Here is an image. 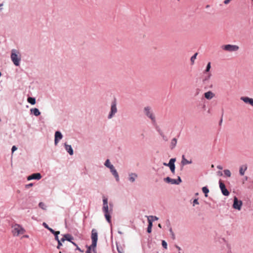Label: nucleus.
Here are the masks:
<instances>
[{
	"label": "nucleus",
	"instance_id": "1",
	"mask_svg": "<svg viewBox=\"0 0 253 253\" xmlns=\"http://www.w3.org/2000/svg\"><path fill=\"white\" fill-rule=\"evenodd\" d=\"M103 204L102 211L104 213L107 221L111 224V215L113 213L112 205L110 204V206L108 205V199L105 197H103L102 199Z\"/></svg>",
	"mask_w": 253,
	"mask_h": 253
},
{
	"label": "nucleus",
	"instance_id": "2",
	"mask_svg": "<svg viewBox=\"0 0 253 253\" xmlns=\"http://www.w3.org/2000/svg\"><path fill=\"white\" fill-rule=\"evenodd\" d=\"M10 58L14 65L16 66H19L21 57L20 53L18 50L16 49L11 50Z\"/></svg>",
	"mask_w": 253,
	"mask_h": 253
},
{
	"label": "nucleus",
	"instance_id": "3",
	"mask_svg": "<svg viewBox=\"0 0 253 253\" xmlns=\"http://www.w3.org/2000/svg\"><path fill=\"white\" fill-rule=\"evenodd\" d=\"M104 166L110 169L111 173L115 178V179L117 181H119L120 180V177L119 174L116 169L115 167L111 164V162L109 159H107L105 163Z\"/></svg>",
	"mask_w": 253,
	"mask_h": 253
},
{
	"label": "nucleus",
	"instance_id": "4",
	"mask_svg": "<svg viewBox=\"0 0 253 253\" xmlns=\"http://www.w3.org/2000/svg\"><path fill=\"white\" fill-rule=\"evenodd\" d=\"M143 113L147 118L151 120L152 123H155L156 118L151 107L149 106L144 107Z\"/></svg>",
	"mask_w": 253,
	"mask_h": 253
},
{
	"label": "nucleus",
	"instance_id": "5",
	"mask_svg": "<svg viewBox=\"0 0 253 253\" xmlns=\"http://www.w3.org/2000/svg\"><path fill=\"white\" fill-rule=\"evenodd\" d=\"M92 244L90 246L91 248H93V251L94 253H96L95 248L97 246V242L98 240V234L96 229H93L91 231V236Z\"/></svg>",
	"mask_w": 253,
	"mask_h": 253
},
{
	"label": "nucleus",
	"instance_id": "6",
	"mask_svg": "<svg viewBox=\"0 0 253 253\" xmlns=\"http://www.w3.org/2000/svg\"><path fill=\"white\" fill-rule=\"evenodd\" d=\"M12 233L14 236H18L25 233V230L19 224H16L12 226Z\"/></svg>",
	"mask_w": 253,
	"mask_h": 253
},
{
	"label": "nucleus",
	"instance_id": "7",
	"mask_svg": "<svg viewBox=\"0 0 253 253\" xmlns=\"http://www.w3.org/2000/svg\"><path fill=\"white\" fill-rule=\"evenodd\" d=\"M221 48L228 52H235L238 50L239 47L237 45L228 44L222 45Z\"/></svg>",
	"mask_w": 253,
	"mask_h": 253
},
{
	"label": "nucleus",
	"instance_id": "8",
	"mask_svg": "<svg viewBox=\"0 0 253 253\" xmlns=\"http://www.w3.org/2000/svg\"><path fill=\"white\" fill-rule=\"evenodd\" d=\"M118 111L116 102H113L111 105L110 112L108 115V119H111L113 118Z\"/></svg>",
	"mask_w": 253,
	"mask_h": 253
},
{
	"label": "nucleus",
	"instance_id": "9",
	"mask_svg": "<svg viewBox=\"0 0 253 253\" xmlns=\"http://www.w3.org/2000/svg\"><path fill=\"white\" fill-rule=\"evenodd\" d=\"M243 205L242 201L239 200L236 197L234 198L233 208L238 211H240Z\"/></svg>",
	"mask_w": 253,
	"mask_h": 253
},
{
	"label": "nucleus",
	"instance_id": "10",
	"mask_svg": "<svg viewBox=\"0 0 253 253\" xmlns=\"http://www.w3.org/2000/svg\"><path fill=\"white\" fill-rule=\"evenodd\" d=\"M211 68V63L210 62H208L207 65L206 69L204 71V74H206L207 75L205 76L204 79V81H207L210 79L211 78V74L210 73V70Z\"/></svg>",
	"mask_w": 253,
	"mask_h": 253
},
{
	"label": "nucleus",
	"instance_id": "11",
	"mask_svg": "<svg viewBox=\"0 0 253 253\" xmlns=\"http://www.w3.org/2000/svg\"><path fill=\"white\" fill-rule=\"evenodd\" d=\"M164 181L172 184H179L181 183V179L179 176L178 177L177 179H172L169 177H167L164 179Z\"/></svg>",
	"mask_w": 253,
	"mask_h": 253
},
{
	"label": "nucleus",
	"instance_id": "12",
	"mask_svg": "<svg viewBox=\"0 0 253 253\" xmlns=\"http://www.w3.org/2000/svg\"><path fill=\"white\" fill-rule=\"evenodd\" d=\"M219 185L222 194L224 196H228L229 195V192L226 188L225 184L221 180H219Z\"/></svg>",
	"mask_w": 253,
	"mask_h": 253
},
{
	"label": "nucleus",
	"instance_id": "13",
	"mask_svg": "<svg viewBox=\"0 0 253 253\" xmlns=\"http://www.w3.org/2000/svg\"><path fill=\"white\" fill-rule=\"evenodd\" d=\"M63 138V135L61 132L59 131H57L55 132L54 135V144L57 145L59 141L61 140Z\"/></svg>",
	"mask_w": 253,
	"mask_h": 253
},
{
	"label": "nucleus",
	"instance_id": "14",
	"mask_svg": "<svg viewBox=\"0 0 253 253\" xmlns=\"http://www.w3.org/2000/svg\"><path fill=\"white\" fill-rule=\"evenodd\" d=\"M176 161L175 158L170 159L169 162V167L170 169L171 172L174 174L175 173V164L174 163Z\"/></svg>",
	"mask_w": 253,
	"mask_h": 253
},
{
	"label": "nucleus",
	"instance_id": "15",
	"mask_svg": "<svg viewBox=\"0 0 253 253\" xmlns=\"http://www.w3.org/2000/svg\"><path fill=\"white\" fill-rule=\"evenodd\" d=\"M42 176L41 174L40 173H33L30 175H29L27 177L28 180H31L32 179H36V180H40L41 179Z\"/></svg>",
	"mask_w": 253,
	"mask_h": 253
},
{
	"label": "nucleus",
	"instance_id": "16",
	"mask_svg": "<svg viewBox=\"0 0 253 253\" xmlns=\"http://www.w3.org/2000/svg\"><path fill=\"white\" fill-rule=\"evenodd\" d=\"M241 100L246 104H249L253 107V99L246 96H242Z\"/></svg>",
	"mask_w": 253,
	"mask_h": 253
},
{
	"label": "nucleus",
	"instance_id": "17",
	"mask_svg": "<svg viewBox=\"0 0 253 253\" xmlns=\"http://www.w3.org/2000/svg\"><path fill=\"white\" fill-rule=\"evenodd\" d=\"M148 222V226L150 227H152L153 226V220L151 219V218H155V220H158V217L156 216H153V215H150V216H146Z\"/></svg>",
	"mask_w": 253,
	"mask_h": 253
},
{
	"label": "nucleus",
	"instance_id": "18",
	"mask_svg": "<svg viewBox=\"0 0 253 253\" xmlns=\"http://www.w3.org/2000/svg\"><path fill=\"white\" fill-rule=\"evenodd\" d=\"M215 94L211 91H208L204 93L205 97L208 100H211L213 98Z\"/></svg>",
	"mask_w": 253,
	"mask_h": 253
},
{
	"label": "nucleus",
	"instance_id": "19",
	"mask_svg": "<svg viewBox=\"0 0 253 253\" xmlns=\"http://www.w3.org/2000/svg\"><path fill=\"white\" fill-rule=\"evenodd\" d=\"M137 174L136 173H130L128 174V180L131 182V183H133L134 182L136 179L137 178Z\"/></svg>",
	"mask_w": 253,
	"mask_h": 253
},
{
	"label": "nucleus",
	"instance_id": "20",
	"mask_svg": "<svg viewBox=\"0 0 253 253\" xmlns=\"http://www.w3.org/2000/svg\"><path fill=\"white\" fill-rule=\"evenodd\" d=\"M64 146H65V150H66V151L70 155H73V153H74V152H73V150L72 149V147L71 145L67 144L66 143H65L64 144Z\"/></svg>",
	"mask_w": 253,
	"mask_h": 253
},
{
	"label": "nucleus",
	"instance_id": "21",
	"mask_svg": "<svg viewBox=\"0 0 253 253\" xmlns=\"http://www.w3.org/2000/svg\"><path fill=\"white\" fill-rule=\"evenodd\" d=\"M181 164L183 166H185V165H188V164H192V161L191 160H187L185 158V156L184 155H183L182 157V160H181Z\"/></svg>",
	"mask_w": 253,
	"mask_h": 253
},
{
	"label": "nucleus",
	"instance_id": "22",
	"mask_svg": "<svg viewBox=\"0 0 253 253\" xmlns=\"http://www.w3.org/2000/svg\"><path fill=\"white\" fill-rule=\"evenodd\" d=\"M31 113L33 114L35 116H38L41 114V112L37 108H32L30 110Z\"/></svg>",
	"mask_w": 253,
	"mask_h": 253
},
{
	"label": "nucleus",
	"instance_id": "23",
	"mask_svg": "<svg viewBox=\"0 0 253 253\" xmlns=\"http://www.w3.org/2000/svg\"><path fill=\"white\" fill-rule=\"evenodd\" d=\"M247 169V167L245 165H243L240 167L239 169V173L241 175H243L245 174V171Z\"/></svg>",
	"mask_w": 253,
	"mask_h": 253
},
{
	"label": "nucleus",
	"instance_id": "24",
	"mask_svg": "<svg viewBox=\"0 0 253 253\" xmlns=\"http://www.w3.org/2000/svg\"><path fill=\"white\" fill-rule=\"evenodd\" d=\"M64 237H65L66 240L70 242H72V240L74 239L73 237L69 234H64Z\"/></svg>",
	"mask_w": 253,
	"mask_h": 253
},
{
	"label": "nucleus",
	"instance_id": "25",
	"mask_svg": "<svg viewBox=\"0 0 253 253\" xmlns=\"http://www.w3.org/2000/svg\"><path fill=\"white\" fill-rule=\"evenodd\" d=\"M177 144V139L176 138H173L171 142H170V147L171 149H173L176 145Z\"/></svg>",
	"mask_w": 253,
	"mask_h": 253
},
{
	"label": "nucleus",
	"instance_id": "26",
	"mask_svg": "<svg viewBox=\"0 0 253 253\" xmlns=\"http://www.w3.org/2000/svg\"><path fill=\"white\" fill-rule=\"evenodd\" d=\"M27 100L28 102L32 105H34L36 103V99L35 98L29 97Z\"/></svg>",
	"mask_w": 253,
	"mask_h": 253
},
{
	"label": "nucleus",
	"instance_id": "27",
	"mask_svg": "<svg viewBox=\"0 0 253 253\" xmlns=\"http://www.w3.org/2000/svg\"><path fill=\"white\" fill-rule=\"evenodd\" d=\"M202 191L205 194V197H208V193L209 192V190L207 187H203L202 188Z\"/></svg>",
	"mask_w": 253,
	"mask_h": 253
},
{
	"label": "nucleus",
	"instance_id": "28",
	"mask_svg": "<svg viewBox=\"0 0 253 253\" xmlns=\"http://www.w3.org/2000/svg\"><path fill=\"white\" fill-rule=\"evenodd\" d=\"M198 55V53H195L191 57V59H190V60H191V64H194V63H195V59H196L197 58V56Z\"/></svg>",
	"mask_w": 253,
	"mask_h": 253
},
{
	"label": "nucleus",
	"instance_id": "29",
	"mask_svg": "<svg viewBox=\"0 0 253 253\" xmlns=\"http://www.w3.org/2000/svg\"><path fill=\"white\" fill-rule=\"evenodd\" d=\"M224 174L227 177H230L231 175V173L229 169H225L224 170Z\"/></svg>",
	"mask_w": 253,
	"mask_h": 253
},
{
	"label": "nucleus",
	"instance_id": "30",
	"mask_svg": "<svg viewBox=\"0 0 253 253\" xmlns=\"http://www.w3.org/2000/svg\"><path fill=\"white\" fill-rule=\"evenodd\" d=\"M39 207L43 209V210H45L46 209V206L45 205H44V204L42 202H40L39 204Z\"/></svg>",
	"mask_w": 253,
	"mask_h": 253
},
{
	"label": "nucleus",
	"instance_id": "31",
	"mask_svg": "<svg viewBox=\"0 0 253 253\" xmlns=\"http://www.w3.org/2000/svg\"><path fill=\"white\" fill-rule=\"evenodd\" d=\"M60 234L59 231H56V233L54 234L55 236V240L58 241H59V238H58V235Z\"/></svg>",
	"mask_w": 253,
	"mask_h": 253
},
{
	"label": "nucleus",
	"instance_id": "32",
	"mask_svg": "<svg viewBox=\"0 0 253 253\" xmlns=\"http://www.w3.org/2000/svg\"><path fill=\"white\" fill-rule=\"evenodd\" d=\"M162 245L164 248L167 249V243L165 240H163L162 242Z\"/></svg>",
	"mask_w": 253,
	"mask_h": 253
},
{
	"label": "nucleus",
	"instance_id": "33",
	"mask_svg": "<svg viewBox=\"0 0 253 253\" xmlns=\"http://www.w3.org/2000/svg\"><path fill=\"white\" fill-rule=\"evenodd\" d=\"M199 202L198 201V199H194L193 201V206H194L195 205H199Z\"/></svg>",
	"mask_w": 253,
	"mask_h": 253
},
{
	"label": "nucleus",
	"instance_id": "34",
	"mask_svg": "<svg viewBox=\"0 0 253 253\" xmlns=\"http://www.w3.org/2000/svg\"><path fill=\"white\" fill-rule=\"evenodd\" d=\"M58 246L57 247V249H59L61 246H62V243H61V241H58Z\"/></svg>",
	"mask_w": 253,
	"mask_h": 253
},
{
	"label": "nucleus",
	"instance_id": "35",
	"mask_svg": "<svg viewBox=\"0 0 253 253\" xmlns=\"http://www.w3.org/2000/svg\"><path fill=\"white\" fill-rule=\"evenodd\" d=\"M17 147L15 146H13L11 148L12 152L13 153L15 151L17 150Z\"/></svg>",
	"mask_w": 253,
	"mask_h": 253
},
{
	"label": "nucleus",
	"instance_id": "36",
	"mask_svg": "<svg viewBox=\"0 0 253 253\" xmlns=\"http://www.w3.org/2000/svg\"><path fill=\"white\" fill-rule=\"evenodd\" d=\"M42 225H43V226H44L45 228H46V229H48L50 228V227H48V226L47 225V224L46 223H45V222H43V224H42Z\"/></svg>",
	"mask_w": 253,
	"mask_h": 253
},
{
	"label": "nucleus",
	"instance_id": "37",
	"mask_svg": "<svg viewBox=\"0 0 253 253\" xmlns=\"http://www.w3.org/2000/svg\"><path fill=\"white\" fill-rule=\"evenodd\" d=\"M91 247H88V248H87V250L86 252V253H91Z\"/></svg>",
	"mask_w": 253,
	"mask_h": 253
},
{
	"label": "nucleus",
	"instance_id": "38",
	"mask_svg": "<svg viewBox=\"0 0 253 253\" xmlns=\"http://www.w3.org/2000/svg\"><path fill=\"white\" fill-rule=\"evenodd\" d=\"M52 234H54L56 231H55L54 230H53L52 228H49L48 229Z\"/></svg>",
	"mask_w": 253,
	"mask_h": 253
},
{
	"label": "nucleus",
	"instance_id": "39",
	"mask_svg": "<svg viewBox=\"0 0 253 253\" xmlns=\"http://www.w3.org/2000/svg\"><path fill=\"white\" fill-rule=\"evenodd\" d=\"M151 231H152V227H150L148 226V227H147L148 233H150L151 232Z\"/></svg>",
	"mask_w": 253,
	"mask_h": 253
},
{
	"label": "nucleus",
	"instance_id": "40",
	"mask_svg": "<svg viewBox=\"0 0 253 253\" xmlns=\"http://www.w3.org/2000/svg\"><path fill=\"white\" fill-rule=\"evenodd\" d=\"M76 250H78L81 253H83V251L78 246H77V247H76Z\"/></svg>",
	"mask_w": 253,
	"mask_h": 253
},
{
	"label": "nucleus",
	"instance_id": "41",
	"mask_svg": "<svg viewBox=\"0 0 253 253\" xmlns=\"http://www.w3.org/2000/svg\"><path fill=\"white\" fill-rule=\"evenodd\" d=\"M65 240H66L65 239V237H64V235H63V238L59 240V241H61V243L64 242Z\"/></svg>",
	"mask_w": 253,
	"mask_h": 253
},
{
	"label": "nucleus",
	"instance_id": "42",
	"mask_svg": "<svg viewBox=\"0 0 253 253\" xmlns=\"http://www.w3.org/2000/svg\"><path fill=\"white\" fill-rule=\"evenodd\" d=\"M231 0H225L224 1V3L225 4H227L229 3Z\"/></svg>",
	"mask_w": 253,
	"mask_h": 253
},
{
	"label": "nucleus",
	"instance_id": "43",
	"mask_svg": "<svg viewBox=\"0 0 253 253\" xmlns=\"http://www.w3.org/2000/svg\"><path fill=\"white\" fill-rule=\"evenodd\" d=\"M3 6V3H0V12L2 10V9H3V8H2Z\"/></svg>",
	"mask_w": 253,
	"mask_h": 253
},
{
	"label": "nucleus",
	"instance_id": "44",
	"mask_svg": "<svg viewBox=\"0 0 253 253\" xmlns=\"http://www.w3.org/2000/svg\"><path fill=\"white\" fill-rule=\"evenodd\" d=\"M217 168L219 169H222V167L220 165H218L217 166Z\"/></svg>",
	"mask_w": 253,
	"mask_h": 253
},
{
	"label": "nucleus",
	"instance_id": "45",
	"mask_svg": "<svg viewBox=\"0 0 253 253\" xmlns=\"http://www.w3.org/2000/svg\"><path fill=\"white\" fill-rule=\"evenodd\" d=\"M33 186V184L32 183H30L28 185H26V187H31V186Z\"/></svg>",
	"mask_w": 253,
	"mask_h": 253
},
{
	"label": "nucleus",
	"instance_id": "46",
	"mask_svg": "<svg viewBox=\"0 0 253 253\" xmlns=\"http://www.w3.org/2000/svg\"><path fill=\"white\" fill-rule=\"evenodd\" d=\"M169 231H170V233L172 235H174L173 232L171 228H170Z\"/></svg>",
	"mask_w": 253,
	"mask_h": 253
},
{
	"label": "nucleus",
	"instance_id": "47",
	"mask_svg": "<svg viewBox=\"0 0 253 253\" xmlns=\"http://www.w3.org/2000/svg\"><path fill=\"white\" fill-rule=\"evenodd\" d=\"M71 243H72V244L74 246H75V247H77V246H78V245L76 244V243H75V242H73V241H72V242H71Z\"/></svg>",
	"mask_w": 253,
	"mask_h": 253
},
{
	"label": "nucleus",
	"instance_id": "48",
	"mask_svg": "<svg viewBox=\"0 0 253 253\" xmlns=\"http://www.w3.org/2000/svg\"><path fill=\"white\" fill-rule=\"evenodd\" d=\"M163 165L169 167V163H164Z\"/></svg>",
	"mask_w": 253,
	"mask_h": 253
},
{
	"label": "nucleus",
	"instance_id": "49",
	"mask_svg": "<svg viewBox=\"0 0 253 253\" xmlns=\"http://www.w3.org/2000/svg\"><path fill=\"white\" fill-rule=\"evenodd\" d=\"M117 250H118V251L119 253H122V252L120 250V249H119V248H118V247H117Z\"/></svg>",
	"mask_w": 253,
	"mask_h": 253
},
{
	"label": "nucleus",
	"instance_id": "50",
	"mask_svg": "<svg viewBox=\"0 0 253 253\" xmlns=\"http://www.w3.org/2000/svg\"><path fill=\"white\" fill-rule=\"evenodd\" d=\"M24 237L28 238L29 237V236L28 235H26L24 236Z\"/></svg>",
	"mask_w": 253,
	"mask_h": 253
},
{
	"label": "nucleus",
	"instance_id": "51",
	"mask_svg": "<svg viewBox=\"0 0 253 253\" xmlns=\"http://www.w3.org/2000/svg\"><path fill=\"white\" fill-rule=\"evenodd\" d=\"M158 227L160 228H162V226H161V224H158Z\"/></svg>",
	"mask_w": 253,
	"mask_h": 253
},
{
	"label": "nucleus",
	"instance_id": "52",
	"mask_svg": "<svg viewBox=\"0 0 253 253\" xmlns=\"http://www.w3.org/2000/svg\"><path fill=\"white\" fill-rule=\"evenodd\" d=\"M151 219L153 220V222L155 220V218H151Z\"/></svg>",
	"mask_w": 253,
	"mask_h": 253
},
{
	"label": "nucleus",
	"instance_id": "53",
	"mask_svg": "<svg viewBox=\"0 0 253 253\" xmlns=\"http://www.w3.org/2000/svg\"><path fill=\"white\" fill-rule=\"evenodd\" d=\"M118 233H119V234H122V232H121V231H119V232H118Z\"/></svg>",
	"mask_w": 253,
	"mask_h": 253
}]
</instances>
